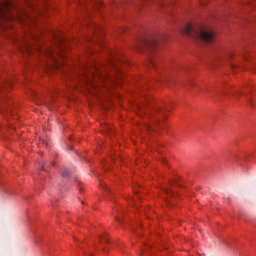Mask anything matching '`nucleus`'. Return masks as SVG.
Listing matches in <instances>:
<instances>
[{"mask_svg":"<svg viewBox=\"0 0 256 256\" xmlns=\"http://www.w3.org/2000/svg\"><path fill=\"white\" fill-rule=\"evenodd\" d=\"M154 110L156 111V113H159V115H161V117H163L165 119V117H167V115H165V113H167V111H169L168 108H161V107H156L154 108Z\"/></svg>","mask_w":256,"mask_h":256,"instance_id":"8","label":"nucleus"},{"mask_svg":"<svg viewBox=\"0 0 256 256\" xmlns=\"http://www.w3.org/2000/svg\"><path fill=\"white\" fill-rule=\"evenodd\" d=\"M7 87H13V81L0 79V113L5 115L9 129H15L13 121H17L19 117L17 116V110H15L13 102L9 100V97L5 96V89H7Z\"/></svg>","mask_w":256,"mask_h":256,"instance_id":"1","label":"nucleus"},{"mask_svg":"<svg viewBox=\"0 0 256 256\" xmlns=\"http://www.w3.org/2000/svg\"><path fill=\"white\" fill-rule=\"evenodd\" d=\"M162 163L167 164V160H166V159H163V160H162Z\"/></svg>","mask_w":256,"mask_h":256,"instance_id":"18","label":"nucleus"},{"mask_svg":"<svg viewBox=\"0 0 256 256\" xmlns=\"http://www.w3.org/2000/svg\"><path fill=\"white\" fill-rule=\"evenodd\" d=\"M149 66L152 67V69H158L159 68V60L157 58L151 57L149 60Z\"/></svg>","mask_w":256,"mask_h":256,"instance_id":"7","label":"nucleus"},{"mask_svg":"<svg viewBox=\"0 0 256 256\" xmlns=\"http://www.w3.org/2000/svg\"><path fill=\"white\" fill-rule=\"evenodd\" d=\"M115 220L118 221V223H121V218L119 216H116Z\"/></svg>","mask_w":256,"mask_h":256,"instance_id":"17","label":"nucleus"},{"mask_svg":"<svg viewBox=\"0 0 256 256\" xmlns=\"http://www.w3.org/2000/svg\"><path fill=\"white\" fill-rule=\"evenodd\" d=\"M164 192L166 193V195H168V197H177V192H175L173 188H165Z\"/></svg>","mask_w":256,"mask_h":256,"instance_id":"9","label":"nucleus"},{"mask_svg":"<svg viewBox=\"0 0 256 256\" xmlns=\"http://www.w3.org/2000/svg\"><path fill=\"white\" fill-rule=\"evenodd\" d=\"M12 8L13 2L11 0L0 2V19H5L7 17V13H9Z\"/></svg>","mask_w":256,"mask_h":256,"instance_id":"3","label":"nucleus"},{"mask_svg":"<svg viewBox=\"0 0 256 256\" xmlns=\"http://www.w3.org/2000/svg\"><path fill=\"white\" fill-rule=\"evenodd\" d=\"M177 182H170V185H175Z\"/></svg>","mask_w":256,"mask_h":256,"instance_id":"19","label":"nucleus"},{"mask_svg":"<svg viewBox=\"0 0 256 256\" xmlns=\"http://www.w3.org/2000/svg\"><path fill=\"white\" fill-rule=\"evenodd\" d=\"M183 34L194 39H201L205 43H213L215 32L213 30H205L203 27L193 28V25L187 24L183 29Z\"/></svg>","mask_w":256,"mask_h":256,"instance_id":"2","label":"nucleus"},{"mask_svg":"<svg viewBox=\"0 0 256 256\" xmlns=\"http://www.w3.org/2000/svg\"><path fill=\"white\" fill-rule=\"evenodd\" d=\"M144 45L148 51H155V49L159 47V40L153 39L146 41L144 42Z\"/></svg>","mask_w":256,"mask_h":256,"instance_id":"4","label":"nucleus"},{"mask_svg":"<svg viewBox=\"0 0 256 256\" xmlns=\"http://www.w3.org/2000/svg\"><path fill=\"white\" fill-rule=\"evenodd\" d=\"M88 256H94L93 254H88Z\"/></svg>","mask_w":256,"mask_h":256,"instance_id":"22","label":"nucleus"},{"mask_svg":"<svg viewBox=\"0 0 256 256\" xmlns=\"http://www.w3.org/2000/svg\"><path fill=\"white\" fill-rule=\"evenodd\" d=\"M90 31H92V33L94 35H96V37H99V35H101V33L103 34V28L100 25H98L97 23L90 24Z\"/></svg>","mask_w":256,"mask_h":256,"instance_id":"5","label":"nucleus"},{"mask_svg":"<svg viewBox=\"0 0 256 256\" xmlns=\"http://www.w3.org/2000/svg\"><path fill=\"white\" fill-rule=\"evenodd\" d=\"M238 95H243V92L238 91Z\"/></svg>","mask_w":256,"mask_h":256,"instance_id":"20","label":"nucleus"},{"mask_svg":"<svg viewBox=\"0 0 256 256\" xmlns=\"http://www.w3.org/2000/svg\"><path fill=\"white\" fill-rule=\"evenodd\" d=\"M137 200L138 201H141V195H139V191H137V190H134V197H129L128 198V201L131 203V204H133V205H135V207H137Z\"/></svg>","mask_w":256,"mask_h":256,"instance_id":"6","label":"nucleus"},{"mask_svg":"<svg viewBox=\"0 0 256 256\" xmlns=\"http://www.w3.org/2000/svg\"><path fill=\"white\" fill-rule=\"evenodd\" d=\"M90 3H93V5H96V7H103V2L101 0H89Z\"/></svg>","mask_w":256,"mask_h":256,"instance_id":"12","label":"nucleus"},{"mask_svg":"<svg viewBox=\"0 0 256 256\" xmlns=\"http://www.w3.org/2000/svg\"><path fill=\"white\" fill-rule=\"evenodd\" d=\"M99 243H109V238L107 237V234H103L102 236H99Z\"/></svg>","mask_w":256,"mask_h":256,"instance_id":"11","label":"nucleus"},{"mask_svg":"<svg viewBox=\"0 0 256 256\" xmlns=\"http://www.w3.org/2000/svg\"><path fill=\"white\" fill-rule=\"evenodd\" d=\"M40 141H41V143H43L44 145H46V147L49 146V142H48L47 140H43V139L40 138Z\"/></svg>","mask_w":256,"mask_h":256,"instance_id":"15","label":"nucleus"},{"mask_svg":"<svg viewBox=\"0 0 256 256\" xmlns=\"http://www.w3.org/2000/svg\"><path fill=\"white\" fill-rule=\"evenodd\" d=\"M146 129L148 131H155V128L153 127V125H146Z\"/></svg>","mask_w":256,"mask_h":256,"instance_id":"14","label":"nucleus"},{"mask_svg":"<svg viewBox=\"0 0 256 256\" xmlns=\"http://www.w3.org/2000/svg\"><path fill=\"white\" fill-rule=\"evenodd\" d=\"M103 189H105L107 191V186H103Z\"/></svg>","mask_w":256,"mask_h":256,"instance_id":"21","label":"nucleus"},{"mask_svg":"<svg viewBox=\"0 0 256 256\" xmlns=\"http://www.w3.org/2000/svg\"><path fill=\"white\" fill-rule=\"evenodd\" d=\"M152 125H155L159 129H165V123H163V121H161L159 119H156Z\"/></svg>","mask_w":256,"mask_h":256,"instance_id":"10","label":"nucleus"},{"mask_svg":"<svg viewBox=\"0 0 256 256\" xmlns=\"http://www.w3.org/2000/svg\"><path fill=\"white\" fill-rule=\"evenodd\" d=\"M149 249H151V245H146L145 248L143 249V252H147L149 251Z\"/></svg>","mask_w":256,"mask_h":256,"instance_id":"16","label":"nucleus"},{"mask_svg":"<svg viewBox=\"0 0 256 256\" xmlns=\"http://www.w3.org/2000/svg\"><path fill=\"white\" fill-rule=\"evenodd\" d=\"M62 177H69V170H67V169L63 170Z\"/></svg>","mask_w":256,"mask_h":256,"instance_id":"13","label":"nucleus"}]
</instances>
